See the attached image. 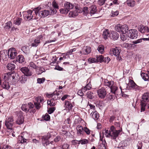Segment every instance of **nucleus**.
<instances>
[{
  "instance_id": "nucleus-16",
  "label": "nucleus",
  "mask_w": 149,
  "mask_h": 149,
  "mask_svg": "<svg viewBox=\"0 0 149 149\" xmlns=\"http://www.w3.org/2000/svg\"><path fill=\"white\" fill-rule=\"evenodd\" d=\"M21 71L26 76H30L32 75V73L28 68L23 67L20 68Z\"/></svg>"
},
{
  "instance_id": "nucleus-62",
  "label": "nucleus",
  "mask_w": 149,
  "mask_h": 149,
  "mask_svg": "<svg viewBox=\"0 0 149 149\" xmlns=\"http://www.w3.org/2000/svg\"><path fill=\"white\" fill-rule=\"evenodd\" d=\"M91 130L86 127H84V132H85L88 135H89L91 133Z\"/></svg>"
},
{
  "instance_id": "nucleus-7",
  "label": "nucleus",
  "mask_w": 149,
  "mask_h": 149,
  "mask_svg": "<svg viewBox=\"0 0 149 149\" xmlns=\"http://www.w3.org/2000/svg\"><path fill=\"white\" fill-rule=\"evenodd\" d=\"M110 89L111 92L114 94L115 95H118L120 93L122 95L123 94V92L122 91V88L121 86H120V89L119 90L118 87L116 86L115 85L113 84L111 87Z\"/></svg>"
},
{
  "instance_id": "nucleus-25",
  "label": "nucleus",
  "mask_w": 149,
  "mask_h": 149,
  "mask_svg": "<svg viewBox=\"0 0 149 149\" xmlns=\"http://www.w3.org/2000/svg\"><path fill=\"white\" fill-rule=\"evenodd\" d=\"M110 33L108 29L104 30L103 32L102 36L104 40H106L109 37L110 38Z\"/></svg>"
},
{
  "instance_id": "nucleus-29",
  "label": "nucleus",
  "mask_w": 149,
  "mask_h": 149,
  "mask_svg": "<svg viewBox=\"0 0 149 149\" xmlns=\"http://www.w3.org/2000/svg\"><path fill=\"white\" fill-rule=\"evenodd\" d=\"M128 26L126 24L122 25L121 33H126L128 30Z\"/></svg>"
},
{
  "instance_id": "nucleus-60",
  "label": "nucleus",
  "mask_w": 149,
  "mask_h": 149,
  "mask_svg": "<svg viewBox=\"0 0 149 149\" xmlns=\"http://www.w3.org/2000/svg\"><path fill=\"white\" fill-rule=\"evenodd\" d=\"M100 140L102 141V143L103 146L104 148H105V145L106 144V143L105 141L104 140H103L102 138L101 137V134H100Z\"/></svg>"
},
{
  "instance_id": "nucleus-18",
  "label": "nucleus",
  "mask_w": 149,
  "mask_h": 149,
  "mask_svg": "<svg viewBox=\"0 0 149 149\" xmlns=\"http://www.w3.org/2000/svg\"><path fill=\"white\" fill-rule=\"evenodd\" d=\"M129 84L131 88L135 91L139 90L140 89V87L136 85L132 80H130L129 81Z\"/></svg>"
},
{
  "instance_id": "nucleus-47",
  "label": "nucleus",
  "mask_w": 149,
  "mask_h": 149,
  "mask_svg": "<svg viewBox=\"0 0 149 149\" xmlns=\"http://www.w3.org/2000/svg\"><path fill=\"white\" fill-rule=\"evenodd\" d=\"M122 25L120 24H118L116 25L115 28V30L118 32H120L121 31Z\"/></svg>"
},
{
  "instance_id": "nucleus-17",
  "label": "nucleus",
  "mask_w": 149,
  "mask_h": 149,
  "mask_svg": "<svg viewBox=\"0 0 149 149\" xmlns=\"http://www.w3.org/2000/svg\"><path fill=\"white\" fill-rule=\"evenodd\" d=\"M7 51L3 50L0 51V62L1 59L3 60L6 61L8 59V56L7 55Z\"/></svg>"
},
{
  "instance_id": "nucleus-6",
  "label": "nucleus",
  "mask_w": 149,
  "mask_h": 149,
  "mask_svg": "<svg viewBox=\"0 0 149 149\" xmlns=\"http://www.w3.org/2000/svg\"><path fill=\"white\" fill-rule=\"evenodd\" d=\"M17 54L16 49L15 48H12L10 49L7 51V55L8 56V58L13 59L16 57Z\"/></svg>"
},
{
  "instance_id": "nucleus-43",
  "label": "nucleus",
  "mask_w": 149,
  "mask_h": 149,
  "mask_svg": "<svg viewBox=\"0 0 149 149\" xmlns=\"http://www.w3.org/2000/svg\"><path fill=\"white\" fill-rule=\"evenodd\" d=\"M91 51V47L89 46H86L84 48V55L90 54Z\"/></svg>"
},
{
  "instance_id": "nucleus-39",
  "label": "nucleus",
  "mask_w": 149,
  "mask_h": 149,
  "mask_svg": "<svg viewBox=\"0 0 149 149\" xmlns=\"http://www.w3.org/2000/svg\"><path fill=\"white\" fill-rule=\"evenodd\" d=\"M57 102L55 100L51 99L50 100H48L47 102V104L48 105L50 106H55Z\"/></svg>"
},
{
  "instance_id": "nucleus-15",
  "label": "nucleus",
  "mask_w": 149,
  "mask_h": 149,
  "mask_svg": "<svg viewBox=\"0 0 149 149\" xmlns=\"http://www.w3.org/2000/svg\"><path fill=\"white\" fill-rule=\"evenodd\" d=\"M129 33L128 34V37L131 39H136L138 36V31L136 29L130 30Z\"/></svg>"
},
{
  "instance_id": "nucleus-5",
  "label": "nucleus",
  "mask_w": 149,
  "mask_h": 149,
  "mask_svg": "<svg viewBox=\"0 0 149 149\" xmlns=\"http://www.w3.org/2000/svg\"><path fill=\"white\" fill-rule=\"evenodd\" d=\"M44 102V99L41 96H38L35 98L34 104L37 109H39L41 107Z\"/></svg>"
},
{
  "instance_id": "nucleus-35",
  "label": "nucleus",
  "mask_w": 149,
  "mask_h": 149,
  "mask_svg": "<svg viewBox=\"0 0 149 149\" xmlns=\"http://www.w3.org/2000/svg\"><path fill=\"white\" fill-rule=\"evenodd\" d=\"M59 92H57L56 91L54 92V93L51 95V96L52 97V99L53 100H55L58 99V96L59 95Z\"/></svg>"
},
{
  "instance_id": "nucleus-41",
  "label": "nucleus",
  "mask_w": 149,
  "mask_h": 149,
  "mask_svg": "<svg viewBox=\"0 0 149 149\" xmlns=\"http://www.w3.org/2000/svg\"><path fill=\"white\" fill-rule=\"evenodd\" d=\"M7 68L9 70L12 71L15 69V65L13 64L9 63L7 65Z\"/></svg>"
},
{
  "instance_id": "nucleus-57",
  "label": "nucleus",
  "mask_w": 149,
  "mask_h": 149,
  "mask_svg": "<svg viewBox=\"0 0 149 149\" xmlns=\"http://www.w3.org/2000/svg\"><path fill=\"white\" fill-rule=\"evenodd\" d=\"M146 105V103L145 102H141V112H142L144 111L145 110V107Z\"/></svg>"
},
{
  "instance_id": "nucleus-48",
  "label": "nucleus",
  "mask_w": 149,
  "mask_h": 149,
  "mask_svg": "<svg viewBox=\"0 0 149 149\" xmlns=\"http://www.w3.org/2000/svg\"><path fill=\"white\" fill-rule=\"evenodd\" d=\"M72 144H76L78 143L80 144L81 143V144H84V140H73L72 141Z\"/></svg>"
},
{
  "instance_id": "nucleus-44",
  "label": "nucleus",
  "mask_w": 149,
  "mask_h": 149,
  "mask_svg": "<svg viewBox=\"0 0 149 149\" xmlns=\"http://www.w3.org/2000/svg\"><path fill=\"white\" fill-rule=\"evenodd\" d=\"M17 74L16 73L9 74V78L10 80H12L14 81L13 80L14 79L15 80V77H17Z\"/></svg>"
},
{
  "instance_id": "nucleus-9",
  "label": "nucleus",
  "mask_w": 149,
  "mask_h": 149,
  "mask_svg": "<svg viewBox=\"0 0 149 149\" xmlns=\"http://www.w3.org/2000/svg\"><path fill=\"white\" fill-rule=\"evenodd\" d=\"M13 118L10 116L7 118L5 120V125L7 129L11 130L13 124Z\"/></svg>"
},
{
  "instance_id": "nucleus-54",
  "label": "nucleus",
  "mask_w": 149,
  "mask_h": 149,
  "mask_svg": "<svg viewBox=\"0 0 149 149\" xmlns=\"http://www.w3.org/2000/svg\"><path fill=\"white\" fill-rule=\"evenodd\" d=\"M92 94L93 93L92 92L90 91H88L86 93V96L88 98L92 99L93 97V96Z\"/></svg>"
},
{
  "instance_id": "nucleus-46",
  "label": "nucleus",
  "mask_w": 149,
  "mask_h": 149,
  "mask_svg": "<svg viewBox=\"0 0 149 149\" xmlns=\"http://www.w3.org/2000/svg\"><path fill=\"white\" fill-rule=\"evenodd\" d=\"M90 81L88 82V83L87 84V85L84 86V90H89L91 88V84L90 80L88 79L87 80L88 81Z\"/></svg>"
},
{
  "instance_id": "nucleus-64",
  "label": "nucleus",
  "mask_w": 149,
  "mask_h": 149,
  "mask_svg": "<svg viewBox=\"0 0 149 149\" xmlns=\"http://www.w3.org/2000/svg\"><path fill=\"white\" fill-rule=\"evenodd\" d=\"M69 145L68 143H65L62 146V149H68Z\"/></svg>"
},
{
  "instance_id": "nucleus-4",
  "label": "nucleus",
  "mask_w": 149,
  "mask_h": 149,
  "mask_svg": "<svg viewBox=\"0 0 149 149\" xmlns=\"http://www.w3.org/2000/svg\"><path fill=\"white\" fill-rule=\"evenodd\" d=\"M51 137V135L50 133H48L47 135L43 136L42 138V141L43 146L45 147L48 146V148H49V146L52 147V146L53 142L52 141L49 143L48 141V139Z\"/></svg>"
},
{
  "instance_id": "nucleus-27",
  "label": "nucleus",
  "mask_w": 149,
  "mask_h": 149,
  "mask_svg": "<svg viewBox=\"0 0 149 149\" xmlns=\"http://www.w3.org/2000/svg\"><path fill=\"white\" fill-rule=\"evenodd\" d=\"M22 20V19L20 18L16 17L14 19L13 23L15 24L19 25L20 24Z\"/></svg>"
},
{
  "instance_id": "nucleus-36",
  "label": "nucleus",
  "mask_w": 149,
  "mask_h": 149,
  "mask_svg": "<svg viewBox=\"0 0 149 149\" xmlns=\"http://www.w3.org/2000/svg\"><path fill=\"white\" fill-rule=\"evenodd\" d=\"M16 60L19 63H22L24 61V58L22 55H19L16 57Z\"/></svg>"
},
{
  "instance_id": "nucleus-12",
  "label": "nucleus",
  "mask_w": 149,
  "mask_h": 149,
  "mask_svg": "<svg viewBox=\"0 0 149 149\" xmlns=\"http://www.w3.org/2000/svg\"><path fill=\"white\" fill-rule=\"evenodd\" d=\"M16 114L17 115V118L16 120V123L18 125L22 124L24 122V117L22 115V112L19 111H16L15 112Z\"/></svg>"
},
{
  "instance_id": "nucleus-34",
  "label": "nucleus",
  "mask_w": 149,
  "mask_h": 149,
  "mask_svg": "<svg viewBox=\"0 0 149 149\" xmlns=\"http://www.w3.org/2000/svg\"><path fill=\"white\" fill-rule=\"evenodd\" d=\"M64 106L65 107L68 109L69 110L72 109L73 106L72 104L71 103L68 101H65V102Z\"/></svg>"
},
{
  "instance_id": "nucleus-3",
  "label": "nucleus",
  "mask_w": 149,
  "mask_h": 149,
  "mask_svg": "<svg viewBox=\"0 0 149 149\" xmlns=\"http://www.w3.org/2000/svg\"><path fill=\"white\" fill-rule=\"evenodd\" d=\"M90 12L88 10V8L84 7V16L87 17V18H90L92 15L95 14L97 11L96 7L95 6H92L89 8Z\"/></svg>"
},
{
  "instance_id": "nucleus-1",
  "label": "nucleus",
  "mask_w": 149,
  "mask_h": 149,
  "mask_svg": "<svg viewBox=\"0 0 149 149\" xmlns=\"http://www.w3.org/2000/svg\"><path fill=\"white\" fill-rule=\"evenodd\" d=\"M120 132L121 131L120 130H115L114 126H112L109 130H104V133L106 137L116 139L118 136Z\"/></svg>"
},
{
  "instance_id": "nucleus-31",
  "label": "nucleus",
  "mask_w": 149,
  "mask_h": 149,
  "mask_svg": "<svg viewBox=\"0 0 149 149\" xmlns=\"http://www.w3.org/2000/svg\"><path fill=\"white\" fill-rule=\"evenodd\" d=\"M41 8L40 7H38L34 8L33 10V11H34L35 14L36 16L35 17H34L33 18L34 19H36L38 18V13L39 11L41 10Z\"/></svg>"
},
{
  "instance_id": "nucleus-28",
  "label": "nucleus",
  "mask_w": 149,
  "mask_h": 149,
  "mask_svg": "<svg viewBox=\"0 0 149 149\" xmlns=\"http://www.w3.org/2000/svg\"><path fill=\"white\" fill-rule=\"evenodd\" d=\"M139 31L142 33L146 32V26H145L143 25H140L138 27Z\"/></svg>"
},
{
  "instance_id": "nucleus-30",
  "label": "nucleus",
  "mask_w": 149,
  "mask_h": 149,
  "mask_svg": "<svg viewBox=\"0 0 149 149\" xmlns=\"http://www.w3.org/2000/svg\"><path fill=\"white\" fill-rule=\"evenodd\" d=\"M104 85L111 87L114 84V82L112 81H109L107 79H105L104 81Z\"/></svg>"
},
{
  "instance_id": "nucleus-19",
  "label": "nucleus",
  "mask_w": 149,
  "mask_h": 149,
  "mask_svg": "<svg viewBox=\"0 0 149 149\" xmlns=\"http://www.w3.org/2000/svg\"><path fill=\"white\" fill-rule=\"evenodd\" d=\"M149 101V92L144 93L142 97V100L141 102H145Z\"/></svg>"
},
{
  "instance_id": "nucleus-53",
  "label": "nucleus",
  "mask_w": 149,
  "mask_h": 149,
  "mask_svg": "<svg viewBox=\"0 0 149 149\" xmlns=\"http://www.w3.org/2000/svg\"><path fill=\"white\" fill-rule=\"evenodd\" d=\"M96 59L93 58H90L88 59V62L90 63H95L97 62Z\"/></svg>"
},
{
  "instance_id": "nucleus-13",
  "label": "nucleus",
  "mask_w": 149,
  "mask_h": 149,
  "mask_svg": "<svg viewBox=\"0 0 149 149\" xmlns=\"http://www.w3.org/2000/svg\"><path fill=\"white\" fill-rule=\"evenodd\" d=\"M32 12L33 11L31 10L24 12H23V16L24 19L26 20H28L33 19V17L34 16L32 15Z\"/></svg>"
},
{
  "instance_id": "nucleus-37",
  "label": "nucleus",
  "mask_w": 149,
  "mask_h": 149,
  "mask_svg": "<svg viewBox=\"0 0 149 149\" xmlns=\"http://www.w3.org/2000/svg\"><path fill=\"white\" fill-rule=\"evenodd\" d=\"M21 49L26 54H27L29 53V47L28 46H24L22 47Z\"/></svg>"
},
{
  "instance_id": "nucleus-63",
  "label": "nucleus",
  "mask_w": 149,
  "mask_h": 149,
  "mask_svg": "<svg viewBox=\"0 0 149 149\" xmlns=\"http://www.w3.org/2000/svg\"><path fill=\"white\" fill-rule=\"evenodd\" d=\"M0 149H12L11 147L10 146L6 145L4 146L3 147H0Z\"/></svg>"
},
{
  "instance_id": "nucleus-51",
  "label": "nucleus",
  "mask_w": 149,
  "mask_h": 149,
  "mask_svg": "<svg viewBox=\"0 0 149 149\" xmlns=\"http://www.w3.org/2000/svg\"><path fill=\"white\" fill-rule=\"evenodd\" d=\"M64 8H61L60 9V11L61 13L64 14H67L69 11V10L64 7Z\"/></svg>"
},
{
  "instance_id": "nucleus-32",
  "label": "nucleus",
  "mask_w": 149,
  "mask_h": 149,
  "mask_svg": "<svg viewBox=\"0 0 149 149\" xmlns=\"http://www.w3.org/2000/svg\"><path fill=\"white\" fill-rule=\"evenodd\" d=\"M127 146V143L125 141H122L120 142L118 145V148L119 149H123Z\"/></svg>"
},
{
  "instance_id": "nucleus-38",
  "label": "nucleus",
  "mask_w": 149,
  "mask_h": 149,
  "mask_svg": "<svg viewBox=\"0 0 149 149\" xmlns=\"http://www.w3.org/2000/svg\"><path fill=\"white\" fill-rule=\"evenodd\" d=\"M141 76L142 79L145 81L149 80V76L147 73H142L141 74Z\"/></svg>"
},
{
  "instance_id": "nucleus-26",
  "label": "nucleus",
  "mask_w": 149,
  "mask_h": 149,
  "mask_svg": "<svg viewBox=\"0 0 149 149\" xmlns=\"http://www.w3.org/2000/svg\"><path fill=\"white\" fill-rule=\"evenodd\" d=\"M146 35L147 36H149V34H146ZM143 40L144 41H148L149 40V36L148 38H142L139 39L137 40L133 41L132 43L134 44H136L141 42L142 40Z\"/></svg>"
},
{
  "instance_id": "nucleus-2",
  "label": "nucleus",
  "mask_w": 149,
  "mask_h": 149,
  "mask_svg": "<svg viewBox=\"0 0 149 149\" xmlns=\"http://www.w3.org/2000/svg\"><path fill=\"white\" fill-rule=\"evenodd\" d=\"M56 13V11L55 9H51L49 10H45L40 11L38 13V16L41 18H44L49 15H53Z\"/></svg>"
},
{
  "instance_id": "nucleus-61",
  "label": "nucleus",
  "mask_w": 149,
  "mask_h": 149,
  "mask_svg": "<svg viewBox=\"0 0 149 149\" xmlns=\"http://www.w3.org/2000/svg\"><path fill=\"white\" fill-rule=\"evenodd\" d=\"M55 109V108L54 107H51L49 108L48 110V113L49 114H51L54 112Z\"/></svg>"
},
{
  "instance_id": "nucleus-40",
  "label": "nucleus",
  "mask_w": 149,
  "mask_h": 149,
  "mask_svg": "<svg viewBox=\"0 0 149 149\" xmlns=\"http://www.w3.org/2000/svg\"><path fill=\"white\" fill-rule=\"evenodd\" d=\"M135 3L134 0H127V4L128 6L133 7L135 6Z\"/></svg>"
},
{
  "instance_id": "nucleus-10",
  "label": "nucleus",
  "mask_w": 149,
  "mask_h": 149,
  "mask_svg": "<svg viewBox=\"0 0 149 149\" xmlns=\"http://www.w3.org/2000/svg\"><path fill=\"white\" fill-rule=\"evenodd\" d=\"M75 8L76 9V10L70 11L69 12L68 14V16L69 17H74L78 15V13H81L82 11H84V8L80 10L79 7L77 6H75Z\"/></svg>"
},
{
  "instance_id": "nucleus-23",
  "label": "nucleus",
  "mask_w": 149,
  "mask_h": 149,
  "mask_svg": "<svg viewBox=\"0 0 149 149\" xmlns=\"http://www.w3.org/2000/svg\"><path fill=\"white\" fill-rule=\"evenodd\" d=\"M91 115L92 116L93 118L95 120H98L99 117V115L97 111L94 110L93 111L91 114Z\"/></svg>"
},
{
  "instance_id": "nucleus-20",
  "label": "nucleus",
  "mask_w": 149,
  "mask_h": 149,
  "mask_svg": "<svg viewBox=\"0 0 149 149\" xmlns=\"http://www.w3.org/2000/svg\"><path fill=\"white\" fill-rule=\"evenodd\" d=\"M111 54H113L116 56L119 55L120 53V49L118 48H111L110 50Z\"/></svg>"
},
{
  "instance_id": "nucleus-42",
  "label": "nucleus",
  "mask_w": 149,
  "mask_h": 149,
  "mask_svg": "<svg viewBox=\"0 0 149 149\" xmlns=\"http://www.w3.org/2000/svg\"><path fill=\"white\" fill-rule=\"evenodd\" d=\"M77 129L78 131V133L80 135L83 133V128L82 126L79 125L77 127Z\"/></svg>"
},
{
  "instance_id": "nucleus-8",
  "label": "nucleus",
  "mask_w": 149,
  "mask_h": 149,
  "mask_svg": "<svg viewBox=\"0 0 149 149\" xmlns=\"http://www.w3.org/2000/svg\"><path fill=\"white\" fill-rule=\"evenodd\" d=\"M30 135L26 132H23L20 136H19V141L21 143H26Z\"/></svg>"
},
{
  "instance_id": "nucleus-49",
  "label": "nucleus",
  "mask_w": 149,
  "mask_h": 149,
  "mask_svg": "<svg viewBox=\"0 0 149 149\" xmlns=\"http://www.w3.org/2000/svg\"><path fill=\"white\" fill-rule=\"evenodd\" d=\"M126 33H122L120 35L121 39L123 41L125 40L127 38V35Z\"/></svg>"
},
{
  "instance_id": "nucleus-11",
  "label": "nucleus",
  "mask_w": 149,
  "mask_h": 149,
  "mask_svg": "<svg viewBox=\"0 0 149 149\" xmlns=\"http://www.w3.org/2000/svg\"><path fill=\"white\" fill-rule=\"evenodd\" d=\"M34 106V105L31 102L28 104H22L21 107L22 109L26 113L29 111L30 109H32Z\"/></svg>"
},
{
  "instance_id": "nucleus-22",
  "label": "nucleus",
  "mask_w": 149,
  "mask_h": 149,
  "mask_svg": "<svg viewBox=\"0 0 149 149\" xmlns=\"http://www.w3.org/2000/svg\"><path fill=\"white\" fill-rule=\"evenodd\" d=\"M41 37V36H38L36 39L32 41L31 44V46L32 47H37L40 42Z\"/></svg>"
},
{
  "instance_id": "nucleus-14",
  "label": "nucleus",
  "mask_w": 149,
  "mask_h": 149,
  "mask_svg": "<svg viewBox=\"0 0 149 149\" xmlns=\"http://www.w3.org/2000/svg\"><path fill=\"white\" fill-rule=\"evenodd\" d=\"M97 93L98 97L102 99L105 98L107 94L106 90L103 87L99 89L97 91Z\"/></svg>"
},
{
  "instance_id": "nucleus-59",
  "label": "nucleus",
  "mask_w": 149,
  "mask_h": 149,
  "mask_svg": "<svg viewBox=\"0 0 149 149\" xmlns=\"http://www.w3.org/2000/svg\"><path fill=\"white\" fill-rule=\"evenodd\" d=\"M106 1V0H98L97 1V4L100 6L103 5Z\"/></svg>"
},
{
  "instance_id": "nucleus-58",
  "label": "nucleus",
  "mask_w": 149,
  "mask_h": 149,
  "mask_svg": "<svg viewBox=\"0 0 149 149\" xmlns=\"http://www.w3.org/2000/svg\"><path fill=\"white\" fill-rule=\"evenodd\" d=\"M107 96V98L111 101H113L115 99V96L114 95H112L110 93Z\"/></svg>"
},
{
  "instance_id": "nucleus-52",
  "label": "nucleus",
  "mask_w": 149,
  "mask_h": 149,
  "mask_svg": "<svg viewBox=\"0 0 149 149\" xmlns=\"http://www.w3.org/2000/svg\"><path fill=\"white\" fill-rule=\"evenodd\" d=\"M118 14L119 12L118 11H112L110 15L112 17H115L117 16L118 15Z\"/></svg>"
},
{
  "instance_id": "nucleus-33",
  "label": "nucleus",
  "mask_w": 149,
  "mask_h": 149,
  "mask_svg": "<svg viewBox=\"0 0 149 149\" xmlns=\"http://www.w3.org/2000/svg\"><path fill=\"white\" fill-rule=\"evenodd\" d=\"M1 86L3 88L8 90L10 88V86L8 82L5 80L1 84Z\"/></svg>"
},
{
  "instance_id": "nucleus-50",
  "label": "nucleus",
  "mask_w": 149,
  "mask_h": 149,
  "mask_svg": "<svg viewBox=\"0 0 149 149\" xmlns=\"http://www.w3.org/2000/svg\"><path fill=\"white\" fill-rule=\"evenodd\" d=\"M96 58L97 62L100 63L103 62L104 57L102 55L97 56Z\"/></svg>"
},
{
  "instance_id": "nucleus-21",
  "label": "nucleus",
  "mask_w": 149,
  "mask_h": 149,
  "mask_svg": "<svg viewBox=\"0 0 149 149\" xmlns=\"http://www.w3.org/2000/svg\"><path fill=\"white\" fill-rule=\"evenodd\" d=\"M119 37V34L116 32L112 31L110 33V38L114 40H117Z\"/></svg>"
},
{
  "instance_id": "nucleus-56",
  "label": "nucleus",
  "mask_w": 149,
  "mask_h": 149,
  "mask_svg": "<svg viewBox=\"0 0 149 149\" xmlns=\"http://www.w3.org/2000/svg\"><path fill=\"white\" fill-rule=\"evenodd\" d=\"M45 80V78L44 77H42V78H38L37 79V83L39 84L43 83Z\"/></svg>"
},
{
  "instance_id": "nucleus-55",
  "label": "nucleus",
  "mask_w": 149,
  "mask_h": 149,
  "mask_svg": "<svg viewBox=\"0 0 149 149\" xmlns=\"http://www.w3.org/2000/svg\"><path fill=\"white\" fill-rule=\"evenodd\" d=\"M28 66L30 68H31V69L34 68L37 69V67L33 62H30Z\"/></svg>"
},
{
  "instance_id": "nucleus-45",
  "label": "nucleus",
  "mask_w": 149,
  "mask_h": 149,
  "mask_svg": "<svg viewBox=\"0 0 149 149\" xmlns=\"http://www.w3.org/2000/svg\"><path fill=\"white\" fill-rule=\"evenodd\" d=\"M97 49L100 53L102 54L104 51V47L102 45H100L98 47Z\"/></svg>"
},
{
  "instance_id": "nucleus-24",
  "label": "nucleus",
  "mask_w": 149,
  "mask_h": 149,
  "mask_svg": "<svg viewBox=\"0 0 149 149\" xmlns=\"http://www.w3.org/2000/svg\"><path fill=\"white\" fill-rule=\"evenodd\" d=\"M74 6L73 4L69 2H66L64 4V7L68 9L69 11L70 10L72 9Z\"/></svg>"
}]
</instances>
